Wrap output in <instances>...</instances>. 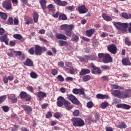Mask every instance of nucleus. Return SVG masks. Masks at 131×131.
Masks as SVG:
<instances>
[{"label":"nucleus","instance_id":"obj_1","mask_svg":"<svg viewBox=\"0 0 131 131\" xmlns=\"http://www.w3.org/2000/svg\"><path fill=\"white\" fill-rule=\"evenodd\" d=\"M111 93L114 97H117L118 99H126L131 97V89H127L125 92L120 90H112Z\"/></svg>","mask_w":131,"mask_h":131},{"label":"nucleus","instance_id":"obj_2","mask_svg":"<svg viewBox=\"0 0 131 131\" xmlns=\"http://www.w3.org/2000/svg\"><path fill=\"white\" fill-rule=\"evenodd\" d=\"M74 28V25L63 24L60 26L61 30H64V33L67 36L71 37L72 35V30Z\"/></svg>","mask_w":131,"mask_h":131},{"label":"nucleus","instance_id":"obj_3","mask_svg":"<svg viewBox=\"0 0 131 131\" xmlns=\"http://www.w3.org/2000/svg\"><path fill=\"white\" fill-rule=\"evenodd\" d=\"M72 121L74 126L81 127L84 125V121L80 118H73Z\"/></svg>","mask_w":131,"mask_h":131},{"label":"nucleus","instance_id":"obj_4","mask_svg":"<svg viewBox=\"0 0 131 131\" xmlns=\"http://www.w3.org/2000/svg\"><path fill=\"white\" fill-rule=\"evenodd\" d=\"M76 11H78L79 14H85L89 12V9L86 8L85 6L81 5L76 8Z\"/></svg>","mask_w":131,"mask_h":131},{"label":"nucleus","instance_id":"obj_5","mask_svg":"<svg viewBox=\"0 0 131 131\" xmlns=\"http://www.w3.org/2000/svg\"><path fill=\"white\" fill-rule=\"evenodd\" d=\"M67 97L68 100L71 101L73 104H75L76 105H78V104H79V101L77 100V99L75 96H74V95L70 94L68 95Z\"/></svg>","mask_w":131,"mask_h":131},{"label":"nucleus","instance_id":"obj_6","mask_svg":"<svg viewBox=\"0 0 131 131\" xmlns=\"http://www.w3.org/2000/svg\"><path fill=\"white\" fill-rule=\"evenodd\" d=\"M107 51H108L110 53H111L114 55H115V54L117 53V48L116 47V46H115V44H112L110 46L107 47Z\"/></svg>","mask_w":131,"mask_h":131},{"label":"nucleus","instance_id":"obj_7","mask_svg":"<svg viewBox=\"0 0 131 131\" xmlns=\"http://www.w3.org/2000/svg\"><path fill=\"white\" fill-rule=\"evenodd\" d=\"M90 66H91V67H92L93 69L92 71V73H93V74H101V73H102V71L98 69V67L95 66L94 63H90Z\"/></svg>","mask_w":131,"mask_h":131},{"label":"nucleus","instance_id":"obj_8","mask_svg":"<svg viewBox=\"0 0 131 131\" xmlns=\"http://www.w3.org/2000/svg\"><path fill=\"white\" fill-rule=\"evenodd\" d=\"M113 61L111 56L109 54L106 53L104 58L103 59V63L107 64L108 63H111Z\"/></svg>","mask_w":131,"mask_h":131},{"label":"nucleus","instance_id":"obj_9","mask_svg":"<svg viewBox=\"0 0 131 131\" xmlns=\"http://www.w3.org/2000/svg\"><path fill=\"white\" fill-rule=\"evenodd\" d=\"M3 5L4 8L6 10H12V4H11V0H6L3 2Z\"/></svg>","mask_w":131,"mask_h":131},{"label":"nucleus","instance_id":"obj_10","mask_svg":"<svg viewBox=\"0 0 131 131\" xmlns=\"http://www.w3.org/2000/svg\"><path fill=\"white\" fill-rule=\"evenodd\" d=\"M66 100L64 98V97L62 96H59L57 98V105L58 107H62L63 106V104L65 103Z\"/></svg>","mask_w":131,"mask_h":131},{"label":"nucleus","instance_id":"obj_11","mask_svg":"<svg viewBox=\"0 0 131 131\" xmlns=\"http://www.w3.org/2000/svg\"><path fill=\"white\" fill-rule=\"evenodd\" d=\"M73 93L75 95H84V90L83 89H73Z\"/></svg>","mask_w":131,"mask_h":131},{"label":"nucleus","instance_id":"obj_12","mask_svg":"<svg viewBox=\"0 0 131 131\" xmlns=\"http://www.w3.org/2000/svg\"><path fill=\"white\" fill-rule=\"evenodd\" d=\"M42 48L38 45H36L35 47V55H41Z\"/></svg>","mask_w":131,"mask_h":131},{"label":"nucleus","instance_id":"obj_13","mask_svg":"<svg viewBox=\"0 0 131 131\" xmlns=\"http://www.w3.org/2000/svg\"><path fill=\"white\" fill-rule=\"evenodd\" d=\"M1 41L2 42H5L7 45H9V38H8V35L5 34L1 37Z\"/></svg>","mask_w":131,"mask_h":131},{"label":"nucleus","instance_id":"obj_14","mask_svg":"<svg viewBox=\"0 0 131 131\" xmlns=\"http://www.w3.org/2000/svg\"><path fill=\"white\" fill-rule=\"evenodd\" d=\"M21 108L24 110L26 113L27 114H28L30 112H31L32 111V108L30 106L28 105H21Z\"/></svg>","mask_w":131,"mask_h":131},{"label":"nucleus","instance_id":"obj_15","mask_svg":"<svg viewBox=\"0 0 131 131\" xmlns=\"http://www.w3.org/2000/svg\"><path fill=\"white\" fill-rule=\"evenodd\" d=\"M56 37L57 39H63V40H66L68 38L67 36L63 34H57Z\"/></svg>","mask_w":131,"mask_h":131},{"label":"nucleus","instance_id":"obj_16","mask_svg":"<svg viewBox=\"0 0 131 131\" xmlns=\"http://www.w3.org/2000/svg\"><path fill=\"white\" fill-rule=\"evenodd\" d=\"M128 26L127 23H121V31L122 32H125L126 31V28Z\"/></svg>","mask_w":131,"mask_h":131},{"label":"nucleus","instance_id":"obj_17","mask_svg":"<svg viewBox=\"0 0 131 131\" xmlns=\"http://www.w3.org/2000/svg\"><path fill=\"white\" fill-rule=\"evenodd\" d=\"M96 98L100 99H108L109 96L108 95H103L102 94H98L96 95Z\"/></svg>","mask_w":131,"mask_h":131},{"label":"nucleus","instance_id":"obj_18","mask_svg":"<svg viewBox=\"0 0 131 131\" xmlns=\"http://www.w3.org/2000/svg\"><path fill=\"white\" fill-rule=\"evenodd\" d=\"M36 96L39 99H43V98L47 97V94L40 91L36 94Z\"/></svg>","mask_w":131,"mask_h":131},{"label":"nucleus","instance_id":"obj_19","mask_svg":"<svg viewBox=\"0 0 131 131\" xmlns=\"http://www.w3.org/2000/svg\"><path fill=\"white\" fill-rule=\"evenodd\" d=\"M86 36H88V37H91L95 33V29H91L90 30H88L86 31Z\"/></svg>","mask_w":131,"mask_h":131},{"label":"nucleus","instance_id":"obj_20","mask_svg":"<svg viewBox=\"0 0 131 131\" xmlns=\"http://www.w3.org/2000/svg\"><path fill=\"white\" fill-rule=\"evenodd\" d=\"M88 73H91V70L87 69H82L79 74L80 75H85V74H88Z\"/></svg>","mask_w":131,"mask_h":131},{"label":"nucleus","instance_id":"obj_21","mask_svg":"<svg viewBox=\"0 0 131 131\" xmlns=\"http://www.w3.org/2000/svg\"><path fill=\"white\" fill-rule=\"evenodd\" d=\"M39 3L43 10L47 9V1L46 0H40Z\"/></svg>","mask_w":131,"mask_h":131},{"label":"nucleus","instance_id":"obj_22","mask_svg":"<svg viewBox=\"0 0 131 131\" xmlns=\"http://www.w3.org/2000/svg\"><path fill=\"white\" fill-rule=\"evenodd\" d=\"M24 65L29 67L33 66V62L30 59L27 58L24 62Z\"/></svg>","mask_w":131,"mask_h":131},{"label":"nucleus","instance_id":"obj_23","mask_svg":"<svg viewBox=\"0 0 131 131\" xmlns=\"http://www.w3.org/2000/svg\"><path fill=\"white\" fill-rule=\"evenodd\" d=\"M63 104L67 110H71L72 109V106L70 105V102L66 100Z\"/></svg>","mask_w":131,"mask_h":131},{"label":"nucleus","instance_id":"obj_24","mask_svg":"<svg viewBox=\"0 0 131 131\" xmlns=\"http://www.w3.org/2000/svg\"><path fill=\"white\" fill-rule=\"evenodd\" d=\"M122 62L123 65H124L125 66H126L127 65H131L130 61H129V60L127 58H124L122 60Z\"/></svg>","mask_w":131,"mask_h":131},{"label":"nucleus","instance_id":"obj_25","mask_svg":"<svg viewBox=\"0 0 131 131\" xmlns=\"http://www.w3.org/2000/svg\"><path fill=\"white\" fill-rule=\"evenodd\" d=\"M114 25L118 30H120L121 31V23L120 22H116L114 23Z\"/></svg>","mask_w":131,"mask_h":131},{"label":"nucleus","instance_id":"obj_26","mask_svg":"<svg viewBox=\"0 0 131 131\" xmlns=\"http://www.w3.org/2000/svg\"><path fill=\"white\" fill-rule=\"evenodd\" d=\"M102 18H104L105 21H112V18L109 16H107V14L103 13L102 15Z\"/></svg>","mask_w":131,"mask_h":131},{"label":"nucleus","instance_id":"obj_27","mask_svg":"<svg viewBox=\"0 0 131 131\" xmlns=\"http://www.w3.org/2000/svg\"><path fill=\"white\" fill-rule=\"evenodd\" d=\"M111 89L113 90H123V87H121L116 84L111 85Z\"/></svg>","mask_w":131,"mask_h":131},{"label":"nucleus","instance_id":"obj_28","mask_svg":"<svg viewBox=\"0 0 131 131\" xmlns=\"http://www.w3.org/2000/svg\"><path fill=\"white\" fill-rule=\"evenodd\" d=\"M121 16L125 19H131V14H128L126 13H123L121 14Z\"/></svg>","mask_w":131,"mask_h":131},{"label":"nucleus","instance_id":"obj_29","mask_svg":"<svg viewBox=\"0 0 131 131\" xmlns=\"http://www.w3.org/2000/svg\"><path fill=\"white\" fill-rule=\"evenodd\" d=\"M58 42L60 47H64V46H67L68 45V42L64 40H59Z\"/></svg>","mask_w":131,"mask_h":131},{"label":"nucleus","instance_id":"obj_30","mask_svg":"<svg viewBox=\"0 0 131 131\" xmlns=\"http://www.w3.org/2000/svg\"><path fill=\"white\" fill-rule=\"evenodd\" d=\"M108 106H109V103L107 101H105L100 104V107L102 109H106Z\"/></svg>","mask_w":131,"mask_h":131},{"label":"nucleus","instance_id":"obj_31","mask_svg":"<svg viewBox=\"0 0 131 131\" xmlns=\"http://www.w3.org/2000/svg\"><path fill=\"white\" fill-rule=\"evenodd\" d=\"M33 20L35 23H37L38 21V14L36 12L33 13Z\"/></svg>","mask_w":131,"mask_h":131},{"label":"nucleus","instance_id":"obj_32","mask_svg":"<svg viewBox=\"0 0 131 131\" xmlns=\"http://www.w3.org/2000/svg\"><path fill=\"white\" fill-rule=\"evenodd\" d=\"M0 17L3 19V20H6L8 18V15H7V13L0 12Z\"/></svg>","mask_w":131,"mask_h":131},{"label":"nucleus","instance_id":"obj_33","mask_svg":"<svg viewBox=\"0 0 131 131\" xmlns=\"http://www.w3.org/2000/svg\"><path fill=\"white\" fill-rule=\"evenodd\" d=\"M30 75L31 78H33L34 79H35V78H37V76H38V75H37L36 73L34 72H31Z\"/></svg>","mask_w":131,"mask_h":131},{"label":"nucleus","instance_id":"obj_34","mask_svg":"<svg viewBox=\"0 0 131 131\" xmlns=\"http://www.w3.org/2000/svg\"><path fill=\"white\" fill-rule=\"evenodd\" d=\"M17 56H19L21 60H24L25 59V55L24 54H22V52L20 51H18Z\"/></svg>","mask_w":131,"mask_h":131},{"label":"nucleus","instance_id":"obj_35","mask_svg":"<svg viewBox=\"0 0 131 131\" xmlns=\"http://www.w3.org/2000/svg\"><path fill=\"white\" fill-rule=\"evenodd\" d=\"M14 23V20L13 19V18L9 17L7 21V24L8 25H13V24Z\"/></svg>","mask_w":131,"mask_h":131},{"label":"nucleus","instance_id":"obj_36","mask_svg":"<svg viewBox=\"0 0 131 131\" xmlns=\"http://www.w3.org/2000/svg\"><path fill=\"white\" fill-rule=\"evenodd\" d=\"M14 38H15V39H18V40H20V39H22V35L21 34H16L13 35Z\"/></svg>","mask_w":131,"mask_h":131},{"label":"nucleus","instance_id":"obj_37","mask_svg":"<svg viewBox=\"0 0 131 131\" xmlns=\"http://www.w3.org/2000/svg\"><path fill=\"white\" fill-rule=\"evenodd\" d=\"M90 79H91V76L90 75H85L82 77L83 81H88Z\"/></svg>","mask_w":131,"mask_h":131},{"label":"nucleus","instance_id":"obj_38","mask_svg":"<svg viewBox=\"0 0 131 131\" xmlns=\"http://www.w3.org/2000/svg\"><path fill=\"white\" fill-rule=\"evenodd\" d=\"M59 20H67V16H66V15L65 14H62V15H60L59 16Z\"/></svg>","mask_w":131,"mask_h":131},{"label":"nucleus","instance_id":"obj_39","mask_svg":"<svg viewBox=\"0 0 131 131\" xmlns=\"http://www.w3.org/2000/svg\"><path fill=\"white\" fill-rule=\"evenodd\" d=\"M79 39V37L78 36L75 35L74 37L71 39L72 41H75V42H77Z\"/></svg>","mask_w":131,"mask_h":131},{"label":"nucleus","instance_id":"obj_40","mask_svg":"<svg viewBox=\"0 0 131 131\" xmlns=\"http://www.w3.org/2000/svg\"><path fill=\"white\" fill-rule=\"evenodd\" d=\"M68 5V3L66 1H60V3L59 4V6L60 7H66Z\"/></svg>","mask_w":131,"mask_h":131},{"label":"nucleus","instance_id":"obj_41","mask_svg":"<svg viewBox=\"0 0 131 131\" xmlns=\"http://www.w3.org/2000/svg\"><path fill=\"white\" fill-rule=\"evenodd\" d=\"M66 9V10H68V11H70V12H72L75 9V7L73 5L72 6H67Z\"/></svg>","mask_w":131,"mask_h":131},{"label":"nucleus","instance_id":"obj_42","mask_svg":"<svg viewBox=\"0 0 131 131\" xmlns=\"http://www.w3.org/2000/svg\"><path fill=\"white\" fill-rule=\"evenodd\" d=\"M27 95V93H26V92H24L23 91L20 92V95H19L20 98H22L23 99H24V98H26Z\"/></svg>","mask_w":131,"mask_h":131},{"label":"nucleus","instance_id":"obj_43","mask_svg":"<svg viewBox=\"0 0 131 131\" xmlns=\"http://www.w3.org/2000/svg\"><path fill=\"white\" fill-rule=\"evenodd\" d=\"M56 78L59 81H64V77H63V76H62V75H59L58 76H57Z\"/></svg>","mask_w":131,"mask_h":131},{"label":"nucleus","instance_id":"obj_44","mask_svg":"<svg viewBox=\"0 0 131 131\" xmlns=\"http://www.w3.org/2000/svg\"><path fill=\"white\" fill-rule=\"evenodd\" d=\"M87 107L88 108H91L94 107V103L92 101H89L87 103Z\"/></svg>","mask_w":131,"mask_h":131},{"label":"nucleus","instance_id":"obj_45","mask_svg":"<svg viewBox=\"0 0 131 131\" xmlns=\"http://www.w3.org/2000/svg\"><path fill=\"white\" fill-rule=\"evenodd\" d=\"M7 99V95H3L0 97V104L3 103Z\"/></svg>","mask_w":131,"mask_h":131},{"label":"nucleus","instance_id":"obj_46","mask_svg":"<svg viewBox=\"0 0 131 131\" xmlns=\"http://www.w3.org/2000/svg\"><path fill=\"white\" fill-rule=\"evenodd\" d=\"M73 116L77 117L79 115V111L78 110H75L73 113Z\"/></svg>","mask_w":131,"mask_h":131},{"label":"nucleus","instance_id":"obj_47","mask_svg":"<svg viewBox=\"0 0 131 131\" xmlns=\"http://www.w3.org/2000/svg\"><path fill=\"white\" fill-rule=\"evenodd\" d=\"M105 55H106V54H104V53H99L98 54V58H99V59H103V60H104V58H105Z\"/></svg>","mask_w":131,"mask_h":131},{"label":"nucleus","instance_id":"obj_48","mask_svg":"<svg viewBox=\"0 0 131 131\" xmlns=\"http://www.w3.org/2000/svg\"><path fill=\"white\" fill-rule=\"evenodd\" d=\"M2 109L4 112H8L9 111V106L7 105H4L2 106Z\"/></svg>","mask_w":131,"mask_h":131},{"label":"nucleus","instance_id":"obj_49","mask_svg":"<svg viewBox=\"0 0 131 131\" xmlns=\"http://www.w3.org/2000/svg\"><path fill=\"white\" fill-rule=\"evenodd\" d=\"M130 105L123 104V109H126V110H128L129 109H130Z\"/></svg>","mask_w":131,"mask_h":131},{"label":"nucleus","instance_id":"obj_50","mask_svg":"<svg viewBox=\"0 0 131 131\" xmlns=\"http://www.w3.org/2000/svg\"><path fill=\"white\" fill-rule=\"evenodd\" d=\"M9 52L12 53L13 55L15 54V56H17L18 54V51H16L14 49H9Z\"/></svg>","mask_w":131,"mask_h":131},{"label":"nucleus","instance_id":"obj_51","mask_svg":"<svg viewBox=\"0 0 131 131\" xmlns=\"http://www.w3.org/2000/svg\"><path fill=\"white\" fill-rule=\"evenodd\" d=\"M53 117V115L51 112H48L46 114V118H52Z\"/></svg>","mask_w":131,"mask_h":131},{"label":"nucleus","instance_id":"obj_52","mask_svg":"<svg viewBox=\"0 0 131 131\" xmlns=\"http://www.w3.org/2000/svg\"><path fill=\"white\" fill-rule=\"evenodd\" d=\"M65 65L67 67L69 68L70 69L72 68V63L71 62H65Z\"/></svg>","mask_w":131,"mask_h":131},{"label":"nucleus","instance_id":"obj_53","mask_svg":"<svg viewBox=\"0 0 131 131\" xmlns=\"http://www.w3.org/2000/svg\"><path fill=\"white\" fill-rule=\"evenodd\" d=\"M52 75H57L58 74V71L56 69H53L51 71Z\"/></svg>","mask_w":131,"mask_h":131},{"label":"nucleus","instance_id":"obj_54","mask_svg":"<svg viewBox=\"0 0 131 131\" xmlns=\"http://www.w3.org/2000/svg\"><path fill=\"white\" fill-rule=\"evenodd\" d=\"M118 127L119 128H125V127H126V125L125 123H122L120 125H119Z\"/></svg>","mask_w":131,"mask_h":131},{"label":"nucleus","instance_id":"obj_55","mask_svg":"<svg viewBox=\"0 0 131 131\" xmlns=\"http://www.w3.org/2000/svg\"><path fill=\"white\" fill-rule=\"evenodd\" d=\"M29 53L30 55H34V49L33 48H31L30 50H29Z\"/></svg>","mask_w":131,"mask_h":131},{"label":"nucleus","instance_id":"obj_56","mask_svg":"<svg viewBox=\"0 0 131 131\" xmlns=\"http://www.w3.org/2000/svg\"><path fill=\"white\" fill-rule=\"evenodd\" d=\"M118 103H119V100L117 98H114L112 103L116 105V104H118Z\"/></svg>","mask_w":131,"mask_h":131},{"label":"nucleus","instance_id":"obj_57","mask_svg":"<svg viewBox=\"0 0 131 131\" xmlns=\"http://www.w3.org/2000/svg\"><path fill=\"white\" fill-rule=\"evenodd\" d=\"M60 116L61 113H56L54 114V117H55V118H59Z\"/></svg>","mask_w":131,"mask_h":131},{"label":"nucleus","instance_id":"obj_58","mask_svg":"<svg viewBox=\"0 0 131 131\" xmlns=\"http://www.w3.org/2000/svg\"><path fill=\"white\" fill-rule=\"evenodd\" d=\"M70 73L71 74H75V71H74V69L73 68V67L71 68L70 69Z\"/></svg>","mask_w":131,"mask_h":131},{"label":"nucleus","instance_id":"obj_59","mask_svg":"<svg viewBox=\"0 0 131 131\" xmlns=\"http://www.w3.org/2000/svg\"><path fill=\"white\" fill-rule=\"evenodd\" d=\"M48 9L50 10V11H52V10H54V6H53V4H50L48 6Z\"/></svg>","mask_w":131,"mask_h":131},{"label":"nucleus","instance_id":"obj_60","mask_svg":"<svg viewBox=\"0 0 131 131\" xmlns=\"http://www.w3.org/2000/svg\"><path fill=\"white\" fill-rule=\"evenodd\" d=\"M25 98H26V101L28 102L29 101H30V99H31V96L27 94V96H26Z\"/></svg>","mask_w":131,"mask_h":131},{"label":"nucleus","instance_id":"obj_61","mask_svg":"<svg viewBox=\"0 0 131 131\" xmlns=\"http://www.w3.org/2000/svg\"><path fill=\"white\" fill-rule=\"evenodd\" d=\"M54 2L57 6H60V4L61 3V0H53Z\"/></svg>","mask_w":131,"mask_h":131},{"label":"nucleus","instance_id":"obj_62","mask_svg":"<svg viewBox=\"0 0 131 131\" xmlns=\"http://www.w3.org/2000/svg\"><path fill=\"white\" fill-rule=\"evenodd\" d=\"M8 80H9V79L8 77H5L3 78V81L4 83H8Z\"/></svg>","mask_w":131,"mask_h":131},{"label":"nucleus","instance_id":"obj_63","mask_svg":"<svg viewBox=\"0 0 131 131\" xmlns=\"http://www.w3.org/2000/svg\"><path fill=\"white\" fill-rule=\"evenodd\" d=\"M66 81H72L73 80V78L71 77H68L66 78Z\"/></svg>","mask_w":131,"mask_h":131},{"label":"nucleus","instance_id":"obj_64","mask_svg":"<svg viewBox=\"0 0 131 131\" xmlns=\"http://www.w3.org/2000/svg\"><path fill=\"white\" fill-rule=\"evenodd\" d=\"M108 36V34H107L106 33H105V32L102 33L100 35L101 37H106V36Z\"/></svg>","mask_w":131,"mask_h":131}]
</instances>
